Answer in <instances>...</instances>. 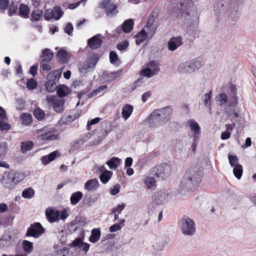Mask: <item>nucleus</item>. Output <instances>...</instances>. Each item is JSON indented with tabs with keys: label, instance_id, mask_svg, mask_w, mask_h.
I'll list each match as a JSON object with an SVG mask.
<instances>
[{
	"label": "nucleus",
	"instance_id": "f257e3e1",
	"mask_svg": "<svg viewBox=\"0 0 256 256\" xmlns=\"http://www.w3.org/2000/svg\"><path fill=\"white\" fill-rule=\"evenodd\" d=\"M202 178V172L200 168L196 166H190L187 170L178 186V192L184 194L192 192L200 182Z\"/></svg>",
	"mask_w": 256,
	"mask_h": 256
},
{
	"label": "nucleus",
	"instance_id": "f03ea898",
	"mask_svg": "<svg viewBox=\"0 0 256 256\" xmlns=\"http://www.w3.org/2000/svg\"><path fill=\"white\" fill-rule=\"evenodd\" d=\"M170 114V110L169 108L155 110L147 118L146 122L151 128L158 127L168 120Z\"/></svg>",
	"mask_w": 256,
	"mask_h": 256
},
{
	"label": "nucleus",
	"instance_id": "7ed1b4c3",
	"mask_svg": "<svg viewBox=\"0 0 256 256\" xmlns=\"http://www.w3.org/2000/svg\"><path fill=\"white\" fill-rule=\"evenodd\" d=\"M230 90L229 98H228V105L226 108V112L228 117L233 120L238 117L240 111L237 106L238 102L235 86L230 84Z\"/></svg>",
	"mask_w": 256,
	"mask_h": 256
},
{
	"label": "nucleus",
	"instance_id": "20e7f679",
	"mask_svg": "<svg viewBox=\"0 0 256 256\" xmlns=\"http://www.w3.org/2000/svg\"><path fill=\"white\" fill-rule=\"evenodd\" d=\"M179 10L184 16H192L194 20L197 23L198 12L196 7L191 0H186L180 4Z\"/></svg>",
	"mask_w": 256,
	"mask_h": 256
},
{
	"label": "nucleus",
	"instance_id": "39448f33",
	"mask_svg": "<svg viewBox=\"0 0 256 256\" xmlns=\"http://www.w3.org/2000/svg\"><path fill=\"white\" fill-rule=\"evenodd\" d=\"M155 30V28L152 26V24L148 22L144 28L136 36L135 38L136 45H139L143 42L146 40L148 36H150V38L152 37Z\"/></svg>",
	"mask_w": 256,
	"mask_h": 256
},
{
	"label": "nucleus",
	"instance_id": "423d86ee",
	"mask_svg": "<svg viewBox=\"0 0 256 256\" xmlns=\"http://www.w3.org/2000/svg\"><path fill=\"white\" fill-rule=\"evenodd\" d=\"M172 170L171 165L162 164L154 167L152 170V173L157 178L164 179L170 174Z\"/></svg>",
	"mask_w": 256,
	"mask_h": 256
},
{
	"label": "nucleus",
	"instance_id": "0eeeda50",
	"mask_svg": "<svg viewBox=\"0 0 256 256\" xmlns=\"http://www.w3.org/2000/svg\"><path fill=\"white\" fill-rule=\"evenodd\" d=\"M196 230L195 223L192 219L186 218L181 220L180 230L183 234L193 236L195 234Z\"/></svg>",
	"mask_w": 256,
	"mask_h": 256
},
{
	"label": "nucleus",
	"instance_id": "6e6552de",
	"mask_svg": "<svg viewBox=\"0 0 256 256\" xmlns=\"http://www.w3.org/2000/svg\"><path fill=\"white\" fill-rule=\"evenodd\" d=\"M46 100L49 105L53 108L54 112L58 113H61L64 112L65 100L63 98L56 96H48Z\"/></svg>",
	"mask_w": 256,
	"mask_h": 256
},
{
	"label": "nucleus",
	"instance_id": "1a4fd4ad",
	"mask_svg": "<svg viewBox=\"0 0 256 256\" xmlns=\"http://www.w3.org/2000/svg\"><path fill=\"white\" fill-rule=\"evenodd\" d=\"M99 58L98 54H92L88 60L80 66V72L81 73L86 74L94 70Z\"/></svg>",
	"mask_w": 256,
	"mask_h": 256
},
{
	"label": "nucleus",
	"instance_id": "9d476101",
	"mask_svg": "<svg viewBox=\"0 0 256 256\" xmlns=\"http://www.w3.org/2000/svg\"><path fill=\"white\" fill-rule=\"evenodd\" d=\"M44 232V229L40 222L32 224L27 230L26 236H32L34 238H39Z\"/></svg>",
	"mask_w": 256,
	"mask_h": 256
},
{
	"label": "nucleus",
	"instance_id": "9b49d317",
	"mask_svg": "<svg viewBox=\"0 0 256 256\" xmlns=\"http://www.w3.org/2000/svg\"><path fill=\"white\" fill-rule=\"evenodd\" d=\"M62 11L60 6H55L53 10H46L44 18L46 20H49L52 18L58 20L62 17Z\"/></svg>",
	"mask_w": 256,
	"mask_h": 256
},
{
	"label": "nucleus",
	"instance_id": "f8f14e48",
	"mask_svg": "<svg viewBox=\"0 0 256 256\" xmlns=\"http://www.w3.org/2000/svg\"><path fill=\"white\" fill-rule=\"evenodd\" d=\"M196 68L193 60H190L179 64L178 70L180 74H191L195 70Z\"/></svg>",
	"mask_w": 256,
	"mask_h": 256
},
{
	"label": "nucleus",
	"instance_id": "ddd939ff",
	"mask_svg": "<svg viewBox=\"0 0 256 256\" xmlns=\"http://www.w3.org/2000/svg\"><path fill=\"white\" fill-rule=\"evenodd\" d=\"M182 44V37L176 36L172 38L168 44V48L170 51H174Z\"/></svg>",
	"mask_w": 256,
	"mask_h": 256
},
{
	"label": "nucleus",
	"instance_id": "4468645a",
	"mask_svg": "<svg viewBox=\"0 0 256 256\" xmlns=\"http://www.w3.org/2000/svg\"><path fill=\"white\" fill-rule=\"evenodd\" d=\"M101 35L98 34L88 40V44L92 49H97L102 44V40L100 39Z\"/></svg>",
	"mask_w": 256,
	"mask_h": 256
},
{
	"label": "nucleus",
	"instance_id": "2eb2a0df",
	"mask_svg": "<svg viewBox=\"0 0 256 256\" xmlns=\"http://www.w3.org/2000/svg\"><path fill=\"white\" fill-rule=\"evenodd\" d=\"M46 215L50 222H54L58 220L59 211L51 208H48L46 211Z\"/></svg>",
	"mask_w": 256,
	"mask_h": 256
},
{
	"label": "nucleus",
	"instance_id": "dca6fc26",
	"mask_svg": "<svg viewBox=\"0 0 256 256\" xmlns=\"http://www.w3.org/2000/svg\"><path fill=\"white\" fill-rule=\"evenodd\" d=\"M100 186L98 180L96 178H92L88 180L85 184L84 188L88 191H94Z\"/></svg>",
	"mask_w": 256,
	"mask_h": 256
},
{
	"label": "nucleus",
	"instance_id": "f3484780",
	"mask_svg": "<svg viewBox=\"0 0 256 256\" xmlns=\"http://www.w3.org/2000/svg\"><path fill=\"white\" fill-rule=\"evenodd\" d=\"M25 177L24 173L22 172H12L10 173V178L13 180L15 186L22 181Z\"/></svg>",
	"mask_w": 256,
	"mask_h": 256
},
{
	"label": "nucleus",
	"instance_id": "a211bd4d",
	"mask_svg": "<svg viewBox=\"0 0 256 256\" xmlns=\"http://www.w3.org/2000/svg\"><path fill=\"white\" fill-rule=\"evenodd\" d=\"M152 246L156 252L161 251L164 247L165 243L160 238H156L152 240Z\"/></svg>",
	"mask_w": 256,
	"mask_h": 256
},
{
	"label": "nucleus",
	"instance_id": "6ab92c4d",
	"mask_svg": "<svg viewBox=\"0 0 256 256\" xmlns=\"http://www.w3.org/2000/svg\"><path fill=\"white\" fill-rule=\"evenodd\" d=\"M118 12V6L114 4H111L106 8V13L108 16L114 17Z\"/></svg>",
	"mask_w": 256,
	"mask_h": 256
},
{
	"label": "nucleus",
	"instance_id": "aec40b11",
	"mask_svg": "<svg viewBox=\"0 0 256 256\" xmlns=\"http://www.w3.org/2000/svg\"><path fill=\"white\" fill-rule=\"evenodd\" d=\"M133 106L129 104H125L122 108V117L125 120L128 119V118L132 114L133 111Z\"/></svg>",
	"mask_w": 256,
	"mask_h": 256
},
{
	"label": "nucleus",
	"instance_id": "412c9836",
	"mask_svg": "<svg viewBox=\"0 0 256 256\" xmlns=\"http://www.w3.org/2000/svg\"><path fill=\"white\" fill-rule=\"evenodd\" d=\"M188 124L192 131L194 132V136H200V128L198 124L193 120H190L188 122Z\"/></svg>",
	"mask_w": 256,
	"mask_h": 256
},
{
	"label": "nucleus",
	"instance_id": "4be33fe9",
	"mask_svg": "<svg viewBox=\"0 0 256 256\" xmlns=\"http://www.w3.org/2000/svg\"><path fill=\"white\" fill-rule=\"evenodd\" d=\"M121 160L117 157H112L106 164L111 170H116L121 163Z\"/></svg>",
	"mask_w": 256,
	"mask_h": 256
},
{
	"label": "nucleus",
	"instance_id": "5701e85b",
	"mask_svg": "<svg viewBox=\"0 0 256 256\" xmlns=\"http://www.w3.org/2000/svg\"><path fill=\"white\" fill-rule=\"evenodd\" d=\"M100 228H94L92 230L91 235L89 238V240L92 243L97 242L100 238Z\"/></svg>",
	"mask_w": 256,
	"mask_h": 256
},
{
	"label": "nucleus",
	"instance_id": "b1692460",
	"mask_svg": "<svg viewBox=\"0 0 256 256\" xmlns=\"http://www.w3.org/2000/svg\"><path fill=\"white\" fill-rule=\"evenodd\" d=\"M11 238L12 236L9 234L4 236L3 238L0 240V250L4 249L11 244Z\"/></svg>",
	"mask_w": 256,
	"mask_h": 256
},
{
	"label": "nucleus",
	"instance_id": "393cba45",
	"mask_svg": "<svg viewBox=\"0 0 256 256\" xmlns=\"http://www.w3.org/2000/svg\"><path fill=\"white\" fill-rule=\"evenodd\" d=\"M83 194L81 192L78 191L73 193L70 196V200L72 205L76 204L82 198Z\"/></svg>",
	"mask_w": 256,
	"mask_h": 256
},
{
	"label": "nucleus",
	"instance_id": "a878e982",
	"mask_svg": "<svg viewBox=\"0 0 256 256\" xmlns=\"http://www.w3.org/2000/svg\"><path fill=\"white\" fill-rule=\"evenodd\" d=\"M53 57V53L50 49L46 48L42 50L41 58L42 61L50 62Z\"/></svg>",
	"mask_w": 256,
	"mask_h": 256
},
{
	"label": "nucleus",
	"instance_id": "bb28decb",
	"mask_svg": "<svg viewBox=\"0 0 256 256\" xmlns=\"http://www.w3.org/2000/svg\"><path fill=\"white\" fill-rule=\"evenodd\" d=\"M30 13V9L28 6L24 4H21L19 8V14H18L24 18H28V14Z\"/></svg>",
	"mask_w": 256,
	"mask_h": 256
},
{
	"label": "nucleus",
	"instance_id": "cd10ccee",
	"mask_svg": "<svg viewBox=\"0 0 256 256\" xmlns=\"http://www.w3.org/2000/svg\"><path fill=\"white\" fill-rule=\"evenodd\" d=\"M2 182L4 187L8 189H12L15 186V184L13 180L10 178V173L6 177H4L2 180Z\"/></svg>",
	"mask_w": 256,
	"mask_h": 256
},
{
	"label": "nucleus",
	"instance_id": "c85d7f7f",
	"mask_svg": "<svg viewBox=\"0 0 256 256\" xmlns=\"http://www.w3.org/2000/svg\"><path fill=\"white\" fill-rule=\"evenodd\" d=\"M108 86L106 85L100 86L97 89L94 90L88 94V96L89 98H91L98 94L102 95L103 91L106 90Z\"/></svg>",
	"mask_w": 256,
	"mask_h": 256
},
{
	"label": "nucleus",
	"instance_id": "c756f323",
	"mask_svg": "<svg viewBox=\"0 0 256 256\" xmlns=\"http://www.w3.org/2000/svg\"><path fill=\"white\" fill-rule=\"evenodd\" d=\"M20 120L22 124L28 126L32 122V116L29 114L22 113L20 116Z\"/></svg>",
	"mask_w": 256,
	"mask_h": 256
},
{
	"label": "nucleus",
	"instance_id": "7c9ffc66",
	"mask_svg": "<svg viewBox=\"0 0 256 256\" xmlns=\"http://www.w3.org/2000/svg\"><path fill=\"white\" fill-rule=\"evenodd\" d=\"M112 176V172L110 170L104 171L100 176V178L102 182L106 184L108 182Z\"/></svg>",
	"mask_w": 256,
	"mask_h": 256
},
{
	"label": "nucleus",
	"instance_id": "2f4dec72",
	"mask_svg": "<svg viewBox=\"0 0 256 256\" xmlns=\"http://www.w3.org/2000/svg\"><path fill=\"white\" fill-rule=\"evenodd\" d=\"M122 26L124 29V32H130L134 26L133 20L132 19L126 20L124 22Z\"/></svg>",
	"mask_w": 256,
	"mask_h": 256
},
{
	"label": "nucleus",
	"instance_id": "473e14b6",
	"mask_svg": "<svg viewBox=\"0 0 256 256\" xmlns=\"http://www.w3.org/2000/svg\"><path fill=\"white\" fill-rule=\"evenodd\" d=\"M212 92L205 94L202 98V103L210 110Z\"/></svg>",
	"mask_w": 256,
	"mask_h": 256
},
{
	"label": "nucleus",
	"instance_id": "72a5a7b5",
	"mask_svg": "<svg viewBox=\"0 0 256 256\" xmlns=\"http://www.w3.org/2000/svg\"><path fill=\"white\" fill-rule=\"evenodd\" d=\"M22 246L24 251L27 254L32 252L34 248L33 244L26 240H24L22 242Z\"/></svg>",
	"mask_w": 256,
	"mask_h": 256
},
{
	"label": "nucleus",
	"instance_id": "f704fd0d",
	"mask_svg": "<svg viewBox=\"0 0 256 256\" xmlns=\"http://www.w3.org/2000/svg\"><path fill=\"white\" fill-rule=\"evenodd\" d=\"M147 66L152 71L154 75L156 74L160 70L158 64L156 62H150L147 64Z\"/></svg>",
	"mask_w": 256,
	"mask_h": 256
},
{
	"label": "nucleus",
	"instance_id": "c9c22d12",
	"mask_svg": "<svg viewBox=\"0 0 256 256\" xmlns=\"http://www.w3.org/2000/svg\"><path fill=\"white\" fill-rule=\"evenodd\" d=\"M57 56L60 60L64 63H66L68 61V52L66 50L60 49L57 53Z\"/></svg>",
	"mask_w": 256,
	"mask_h": 256
},
{
	"label": "nucleus",
	"instance_id": "e433bc0d",
	"mask_svg": "<svg viewBox=\"0 0 256 256\" xmlns=\"http://www.w3.org/2000/svg\"><path fill=\"white\" fill-rule=\"evenodd\" d=\"M33 147V142L31 141L22 142L21 146L22 152L26 154L28 151L30 150Z\"/></svg>",
	"mask_w": 256,
	"mask_h": 256
},
{
	"label": "nucleus",
	"instance_id": "4c0bfd02",
	"mask_svg": "<svg viewBox=\"0 0 256 256\" xmlns=\"http://www.w3.org/2000/svg\"><path fill=\"white\" fill-rule=\"evenodd\" d=\"M34 195V190L31 188L25 189L22 194V196L25 198H31Z\"/></svg>",
	"mask_w": 256,
	"mask_h": 256
},
{
	"label": "nucleus",
	"instance_id": "58836bf2",
	"mask_svg": "<svg viewBox=\"0 0 256 256\" xmlns=\"http://www.w3.org/2000/svg\"><path fill=\"white\" fill-rule=\"evenodd\" d=\"M242 172L243 168L241 164L236 165V166L234 168V174L238 179L240 180L241 178Z\"/></svg>",
	"mask_w": 256,
	"mask_h": 256
},
{
	"label": "nucleus",
	"instance_id": "ea45409f",
	"mask_svg": "<svg viewBox=\"0 0 256 256\" xmlns=\"http://www.w3.org/2000/svg\"><path fill=\"white\" fill-rule=\"evenodd\" d=\"M144 182L149 188H152L156 187V181L154 178L147 176L144 179Z\"/></svg>",
	"mask_w": 256,
	"mask_h": 256
},
{
	"label": "nucleus",
	"instance_id": "a19ab883",
	"mask_svg": "<svg viewBox=\"0 0 256 256\" xmlns=\"http://www.w3.org/2000/svg\"><path fill=\"white\" fill-rule=\"evenodd\" d=\"M34 117L38 120H42L45 116V113L40 108H36L34 111Z\"/></svg>",
	"mask_w": 256,
	"mask_h": 256
},
{
	"label": "nucleus",
	"instance_id": "79ce46f5",
	"mask_svg": "<svg viewBox=\"0 0 256 256\" xmlns=\"http://www.w3.org/2000/svg\"><path fill=\"white\" fill-rule=\"evenodd\" d=\"M216 100L220 106L228 102V96L224 93H222L216 98Z\"/></svg>",
	"mask_w": 256,
	"mask_h": 256
},
{
	"label": "nucleus",
	"instance_id": "37998d69",
	"mask_svg": "<svg viewBox=\"0 0 256 256\" xmlns=\"http://www.w3.org/2000/svg\"><path fill=\"white\" fill-rule=\"evenodd\" d=\"M57 134H56L52 132H48L41 136V138L42 140H54L57 138Z\"/></svg>",
	"mask_w": 256,
	"mask_h": 256
},
{
	"label": "nucleus",
	"instance_id": "c03bdc74",
	"mask_svg": "<svg viewBox=\"0 0 256 256\" xmlns=\"http://www.w3.org/2000/svg\"><path fill=\"white\" fill-rule=\"evenodd\" d=\"M43 15V12L42 10H37L33 11L32 13V18L36 21L39 20Z\"/></svg>",
	"mask_w": 256,
	"mask_h": 256
},
{
	"label": "nucleus",
	"instance_id": "a18cd8bd",
	"mask_svg": "<svg viewBox=\"0 0 256 256\" xmlns=\"http://www.w3.org/2000/svg\"><path fill=\"white\" fill-rule=\"evenodd\" d=\"M46 87L48 92H52L56 89V84L54 80H50L46 82Z\"/></svg>",
	"mask_w": 256,
	"mask_h": 256
},
{
	"label": "nucleus",
	"instance_id": "49530a36",
	"mask_svg": "<svg viewBox=\"0 0 256 256\" xmlns=\"http://www.w3.org/2000/svg\"><path fill=\"white\" fill-rule=\"evenodd\" d=\"M8 150L7 143L3 142L0 143V158L4 157Z\"/></svg>",
	"mask_w": 256,
	"mask_h": 256
},
{
	"label": "nucleus",
	"instance_id": "de8ad7c7",
	"mask_svg": "<svg viewBox=\"0 0 256 256\" xmlns=\"http://www.w3.org/2000/svg\"><path fill=\"white\" fill-rule=\"evenodd\" d=\"M26 88L30 90H33L36 88L37 82L34 78L29 80L26 84Z\"/></svg>",
	"mask_w": 256,
	"mask_h": 256
},
{
	"label": "nucleus",
	"instance_id": "09e8293b",
	"mask_svg": "<svg viewBox=\"0 0 256 256\" xmlns=\"http://www.w3.org/2000/svg\"><path fill=\"white\" fill-rule=\"evenodd\" d=\"M18 8L17 4H16L14 2L11 3V4H10V6H9V9H8L9 16H11L14 14L18 12Z\"/></svg>",
	"mask_w": 256,
	"mask_h": 256
},
{
	"label": "nucleus",
	"instance_id": "8fccbe9b",
	"mask_svg": "<svg viewBox=\"0 0 256 256\" xmlns=\"http://www.w3.org/2000/svg\"><path fill=\"white\" fill-rule=\"evenodd\" d=\"M228 157L230 164L232 166L234 167L236 166V165L240 164H238V157L236 155L232 156L229 154Z\"/></svg>",
	"mask_w": 256,
	"mask_h": 256
},
{
	"label": "nucleus",
	"instance_id": "3c124183",
	"mask_svg": "<svg viewBox=\"0 0 256 256\" xmlns=\"http://www.w3.org/2000/svg\"><path fill=\"white\" fill-rule=\"evenodd\" d=\"M140 74L142 76H146L148 78H151L153 76H154L152 72V71L150 70V68H148V67L142 69V70L140 72Z\"/></svg>",
	"mask_w": 256,
	"mask_h": 256
},
{
	"label": "nucleus",
	"instance_id": "603ef678",
	"mask_svg": "<svg viewBox=\"0 0 256 256\" xmlns=\"http://www.w3.org/2000/svg\"><path fill=\"white\" fill-rule=\"evenodd\" d=\"M78 117V116L76 114L68 115L65 118H63L61 120L62 122L66 124L70 123L72 122H73L74 120H76Z\"/></svg>",
	"mask_w": 256,
	"mask_h": 256
},
{
	"label": "nucleus",
	"instance_id": "864d4df0",
	"mask_svg": "<svg viewBox=\"0 0 256 256\" xmlns=\"http://www.w3.org/2000/svg\"><path fill=\"white\" fill-rule=\"evenodd\" d=\"M25 106V101L22 98H17L16 100V109L22 110Z\"/></svg>",
	"mask_w": 256,
	"mask_h": 256
},
{
	"label": "nucleus",
	"instance_id": "5fc2aeb1",
	"mask_svg": "<svg viewBox=\"0 0 256 256\" xmlns=\"http://www.w3.org/2000/svg\"><path fill=\"white\" fill-rule=\"evenodd\" d=\"M10 129V126L4 120H0V130H8Z\"/></svg>",
	"mask_w": 256,
	"mask_h": 256
},
{
	"label": "nucleus",
	"instance_id": "6e6d98bb",
	"mask_svg": "<svg viewBox=\"0 0 256 256\" xmlns=\"http://www.w3.org/2000/svg\"><path fill=\"white\" fill-rule=\"evenodd\" d=\"M143 82V78H138L135 82H134L130 86L131 90H134L138 87L140 86Z\"/></svg>",
	"mask_w": 256,
	"mask_h": 256
},
{
	"label": "nucleus",
	"instance_id": "4d7b16f0",
	"mask_svg": "<svg viewBox=\"0 0 256 256\" xmlns=\"http://www.w3.org/2000/svg\"><path fill=\"white\" fill-rule=\"evenodd\" d=\"M128 42L127 40H124L118 44L116 46V48L120 50H122L126 48L128 46Z\"/></svg>",
	"mask_w": 256,
	"mask_h": 256
},
{
	"label": "nucleus",
	"instance_id": "13d9d810",
	"mask_svg": "<svg viewBox=\"0 0 256 256\" xmlns=\"http://www.w3.org/2000/svg\"><path fill=\"white\" fill-rule=\"evenodd\" d=\"M48 62H46V61H42V60L41 64L40 66V70L44 71L50 70L51 68L50 64H48Z\"/></svg>",
	"mask_w": 256,
	"mask_h": 256
},
{
	"label": "nucleus",
	"instance_id": "bf43d9fd",
	"mask_svg": "<svg viewBox=\"0 0 256 256\" xmlns=\"http://www.w3.org/2000/svg\"><path fill=\"white\" fill-rule=\"evenodd\" d=\"M126 204L124 203L119 204L118 206L112 209V212H116L118 214H120L122 210L124 208Z\"/></svg>",
	"mask_w": 256,
	"mask_h": 256
},
{
	"label": "nucleus",
	"instance_id": "052dcab7",
	"mask_svg": "<svg viewBox=\"0 0 256 256\" xmlns=\"http://www.w3.org/2000/svg\"><path fill=\"white\" fill-rule=\"evenodd\" d=\"M83 243V238H78L74 240L72 244L73 246H78L80 248V245Z\"/></svg>",
	"mask_w": 256,
	"mask_h": 256
},
{
	"label": "nucleus",
	"instance_id": "680f3d73",
	"mask_svg": "<svg viewBox=\"0 0 256 256\" xmlns=\"http://www.w3.org/2000/svg\"><path fill=\"white\" fill-rule=\"evenodd\" d=\"M118 56L114 52H110V60L112 64H114L118 60Z\"/></svg>",
	"mask_w": 256,
	"mask_h": 256
},
{
	"label": "nucleus",
	"instance_id": "e2e57ef3",
	"mask_svg": "<svg viewBox=\"0 0 256 256\" xmlns=\"http://www.w3.org/2000/svg\"><path fill=\"white\" fill-rule=\"evenodd\" d=\"M8 0H0V9L2 10H6L9 4Z\"/></svg>",
	"mask_w": 256,
	"mask_h": 256
},
{
	"label": "nucleus",
	"instance_id": "0e129e2a",
	"mask_svg": "<svg viewBox=\"0 0 256 256\" xmlns=\"http://www.w3.org/2000/svg\"><path fill=\"white\" fill-rule=\"evenodd\" d=\"M73 30L74 28L72 25L70 23H68L64 28V32L68 34L71 35L73 32Z\"/></svg>",
	"mask_w": 256,
	"mask_h": 256
},
{
	"label": "nucleus",
	"instance_id": "69168bd1",
	"mask_svg": "<svg viewBox=\"0 0 256 256\" xmlns=\"http://www.w3.org/2000/svg\"><path fill=\"white\" fill-rule=\"evenodd\" d=\"M100 118H95L91 120L90 122H88V124L86 126L87 129L88 130H90V126L91 125L95 124L98 123Z\"/></svg>",
	"mask_w": 256,
	"mask_h": 256
},
{
	"label": "nucleus",
	"instance_id": "338daca9",
	"mask_svg": "<svg viewBox=\"0 0 256 256\" xmlns=\"http://www.w3.org/2000/svg\"><path fill=\"white\" fill-rule=\"evenodd\" d=\"M122 226L120 224H116L112 225L109 228V231L110 232H115L118 230H120Z\"/></svg>",
	"mask_w": 256,
	"mask_h": 256
},
{
	"label": "nucleus",
	"instance_id": "774afa93",
	"mask_svg": "<svg viewBox=\"0 0 256 256\" xmlns=\"http://www.w3.org/2000/svg\"><path fill=\"white\" fill-rule=\"evenodd\" d=\"M199 138H200V136H194V140H193V142H192V144L191 146L192 150L194 152H195V151H196V148L197 146V144H198Z\"/></svg>",
	"mask_w": 256,
	"mask_h": 256
}]
</instances>
